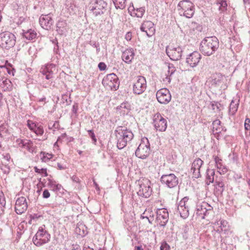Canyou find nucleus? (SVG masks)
Wrapping results in <instances>:
<instances>
[{"label": "nucleus", "instance_id": "nucleus-1", "mask_svg": "<svg viewBox=\"0 0 250 250\" xmlns=\"http://www.w3.org/2000/svg\"><path fill=\"white\" fill-rule=\"evenodd\" d=\"M219 46L218 39L215 36L207 37L201 42L199 49L204 55L209 56L214 53Z\"/></svg>", "mask_w": 250, "mask_h": 250}, {"label": "nucleus", "instance_id": "nucleus-2", "mask_svg": "<svg viewBox=\"0 0 250 250\" xmlns=\"http://www.w3.org/2000/svg\"><path fill=\"white\" fill-rule=\"evenodd\" d=\"M177 10L180 16L187 18H192L195 12L193 3L188 0H181L177 5Z\"/></svg>", "mask_w": 250, "mask_h": 250}, {"label": "nucleus", "instance_id": "nucleus-3", "mask_svg": "<svg viewBox=\"0 0 250 250\" xmlns=\"http://www.w3.org/2000/svg\"><path fill=\"white\" fill-rule=\"evenodd\" d=\"M138 188L137 194L138 196L148 198L152 194V189L151 187V182L147 178H142L138 180Z\"/></svg>", "mask_w": 250, "mask_h": 250}, {"label": "nucleus", "instance_id": "nucleus-4", "mask_svg": "<svg viewBox=\"0 0 250 250\" xmlns=\"http://www.w3.org/2000/svg\"><path fill=\"white\" fill-rule=\"evenodd\" d=\"M45 226L40 227L35 235L33 238V243L38 247H40L47 243L50 239V234L44 229Z\"/></svg>", "mask_w": 250, "mask_h": 250}, {"label": "nucleus", "instance_id": "nucleus-5", "mask_svg": "<svg viewBox=\"0 0 250 250\" xmlns=\"http://www.w3.org/2000/svg\"><path fill=\"white\" fill-rule=\"evenodd\" d=\"M15 36L9 32H4L0 34V45L6 49H9L15 45Z\"/></svg>", "mask_w": 250, "mask_h": 250}, {"label": "nucleus", "instance_id": "nucleus-6", "mask_svg": "<svg viewBox=\"0 0 250 250\" xmlns=\"http://www.w3.org/2000/svg\"><path fill=\"white\" fill-rule=\"evenodd\" d=\"M150 152V144L147 138L145 137L141 139V143L135 151L136 156L139 158H146Z\"/></svg>", "mask_w": 250, "mask_h": 250}, {"label": "nucleus", "instance_id": "nucleus-7", "mask_svg": "<svg viewBox=\"0 0 250 250\" xmlns=\"http://www.w3.org/2000/svg\"><path fill=\"white\" fill-rule=\"evenodd\" d=\"M102 84L106 88L116 90L119 87L120 82L114 73L107 75L102 81Z\"/></svg>", "mask_w": 250, "mask_h": 250}, {"label": "nucleus", "instance_id": "nucleus-8", "mask_svg": "<svg viewBox=\"0 0 250 250\" xmlns=\"http://www.w3.org/2000/svg\"><path fill=\"white\" fill-rule=\"evenodd\" d=\"M212 207L206 202H202L197 205L195 210L196 215L202 219L208 218L212 212Z\"/></svg>", "mask_w": 250, "mask_h": 250}, {"label": "nucleus", "instance_id": "nucleus-9", "mask_svg": "<svg viewBox=\"0 0 250 250\" xmlns=\"http://www.w3.org/2000/svg\"><path fill=\"white\" fill-rule=\"evenodd\" d=\"M183 49L180 46L169 45L166 47V53L172 61H178L181 59Z\"/></svg>", "mask_w": 250, "mask_h": 250}, {"label": "nucleus", "instance_id": "nucleus-10", "mask_svg": "<svg viewBox=\"0 0 250 250\" xmlns=\"http://www.w3.org/2000/svg\"><path fill=\"white\" fill-rule=\"evenodd\" d=\"M146 82L143 76H138L135 80L133 85V92L134 94L140 95L146 89Z\"/></svg>", "mask_w": 250, "mask_h": 250}, {"label": "nucleus", "instance_id": "nucleus-11", "mask_svg": "<svg viewBox=\"0 0 250 250\" xmlns=\"http://www.w3.org/2000/svg\"><path fill=\"white\" fill-rule=\"evenodd\" d=\"M161 182L170 188L176 187L179 183L178 178L173 173L163 175L161 177Z\"/></svg>", "mask_w": 250, "mask_h": 250}, {"label": "nucleus", "instance_id": "nucleus-12", "mask_svg": "<svg viewBox=\"0 0 250 250\" xmlns=\"http://www.w3.org/2000/svg\"><path fill=\"white\" fill-rule=\"evenodd\" d=\"M188 199V197H184L179 202L177 206L178 212L180 216L184 219L187 218L189 215Z\"/></svg>", "mask_w": 250, "mask_h": 250}, {"label": "nucleus", "instance_id": "nucleus-13", "mask_svg": "<svg viewBox=\"0 0 250 250\" xmlns=\"http://www.w3.org/2000/svg\"><path fill=\"white\" fill-rule=\"evenodd\" d=\"M153 124L155 129L159 131H164L167 127V120L159 113L153 117Z\"/></svg>", "mask_w": 250, "mask_h": 250}, {"label": "nucleus", "instance_id": "nucleus-14", "mask_svg": "<svg viewBox=\"0 0 250 250\" xmlns=\"http://www.w3.org/2000/svg\"><path fill=\"white\" fill-rule=\"evenodd\" d=\"M156 98L158 101L162 104H168L171 99V96L169 91L167 88L159 90L156 93Z\"/></svg>", "mask_w": 250, "mask_h": 250}, {"label": "nucleus", "instance_id": "nucleus-15", "mask_svg": "<svg viewBox=\"0 0 250 250\" xmlns=\"http://www.w3.org/2000/svg\"><path fill=\"white\" fill-rule=\"evenodd\" d=\"M169 219L168 213L165 208L159 209L157 212V221L161 227H165Z\"/></svg>", "mask_w": 250, "mask_h": 250}, {"label": "nucleus", "instance_id": "nucleus-16", "mask_svg": "<svg viewBox=\"0 0 250 250\" xmlns=\"http://www.w3.org/2000/svg\"><path fill=\"white\" fill-rule=\"evenodd\" d=\"M27 209V203L24 197L18 198L16 202L15 209L18 214H21Z\"/></svg>", "mask_w": 250, "mask_h": 250}, {"label": "nucleus", "instance_id": "nucleus-17", "mask_svg": "<svg viewBox=\"0 0 250 250\" xmlns=\"http://www.w3.org/2000/svg\"><path fill=\"white\" fill-rule=\"evenodd\" d=\"M201 59V55L198 51H194L188 55L186 62L191 67L197 65Z\"/></svg>", "mask_w": 250, "mask_h": 250}, {"label": "nucleus", "instance_id": "nucleus-18", "mask_svg": "<svg viewBox=\"0 0 250 250\" xmlns=\"http://www.w3.org/2000/svg\"><path fill=\"white\" fill-rule=\"evenodd\" d=\"M107 4L102 0H96L92 6L91 11L93 12L95 16L97 17L104 13L103 10Z\"/></svg>", "mask_w": 250, "mask_h": 250}, {"label": "nucleus", "instance_id": "nucleus-19", "mask_svg": "<svg viewBox=\"0 0 250 250\" xmlns=\"http://www.w3.org/2000/svg\"><path fill=\"white\" fill-rule=\"evenodd\" d=\"M140 29L146 32L148 37H151L155 32L154 23L149 21H145L141 25Z\"/></svg>", "mask_w": 250, "mask_h": 250}, {"label": "nucleus", "instance_id": "nucleus-20", "mask_svg": "<svg viewBox=\"0 0 250 250\" xmlns=\"http://www.w3.org/2000/svg\"><path fill=\"white\" fill-rule=\"evenodd\" d=\"M204 162L200 158L196 159L192 163L191 172L192 173L193 177L198 178L201 177L200 169Z\"/></svg>", "mask_w": 250, "mask_h": 250}, {"label": "nucleus", "instance_id": "nucleus-21", "mask_svg": "<svg viewBox=\"0 0 250 250\" xmlns=\"http://www.w3.org/2000/svg\"><path fill=\"white\" fill-rule=\"evenodd\" d=\"M39 22L43 28L46 30H49L53 25V21L49 14L48 15H42L40 18Z\"/></svg>", "mask_w": 250, "mask_h": 250}, {"label": "nucleus", "instance_id": "nucleus-22", "mask_svg": "<svg viewBox=\"0 0 250 250\" xmlns=\"http://www.w3.org/2000/svg\"><path fill=\"white\" fill-rule=\"evenodd\" d=\"M167 68V70L163 77V81L167 84H169L172 79V76L176 71V68L173 64L171 63H168Z\"/></svg>", "mask_w": 250, "mask_h": 250}, {"label": "nucleus", "instance_id": "nucleus-23", "mask_svg": "<svg viewBox=\"0 0 250 250\" xmlns=\"http://www.w3.org/2000/svg\"><path fill=\"white\" fill-rule=\"evenodd\" d=\"M55 68V65L53 64H47L43 67H42L41 70V72L45 76V78L47 80H49L53 77L52 68Z\"/></svg>", "mask_w": 250, "mask_h": 250}, {"label": "nucleus", "instance_id": "nucleus-24", "mask_svg": "<svg viewBox=\"0 0 250 250\" xmlns=\"http://www.w3.org/2000/svg\"><path fill=\"white\" fill-rule=\"evenodd\" d=\"M128 11L130 12L131 16L142 18L145 12V9L144 7L135 8L132 5L129 7Z\"/></svg>", "mask_w": 250, "mask_h": 250}, {"label": "nucleus", "instance_id": "nucleus-25", "mask_svg": "<svg viewBox=\"0 0 250 250\" xmlns=\"http://www.w3.org/2000/svg\"><path fill=\"white\" fill-rule=\"evenodd\" d=\"M116 132L130 142L134 137V135L131 130L126 128L124 129L122 127H119V130H116Z\"/></svg>", "mask_w": 250, "mask_h": 250}, {"label": "nucleus", "instance_id": "nucleus-26", "mask_svg": "<svg viewBox=\"0 0 250 250\" xmlns=\"http://www.w3.org/2000/svg\"><path fill=\"white\" fill-rule=\"evenodd\" d=\"M134 56V53L132 48L125 50L123 52L122 59L126 63L131 62Z\"/></svg>", "mask_w": 250, "mask_h": 250}, {"label": "nucleus", "instance_id": "nucleus-27", "mask_svg": "<svg viewBox=\"0 0 250 250\" xmlns=\"http://www.w3.org/2000/svg\"><path fill=\"white\" fill-rule=\"evenodd\" d=\"M224 79V77L222 74L220 73H216L212 75L210 82L211 85L216 86L219 85Z\"/></svg>", "mask_w": 250, "mask_h": 250}, {"label": "nucleus", "instance_id": "nucleus-28", "mask_svg": "<svg viewBox=\"0 0 250 250\" xmlns=\"http://www.w3.org/2000/svg\"><path fill=\"white\" fill-rule=\"evenodd\" d=\"M214 161L215 162L216 167L218 169V172L220 174H224L227 172L228 169L225 166L223 165L222 163V160L218 156H215Z\"/></svg>", "mask_w": 250, "mask_h": 250}, {"label": "nucleus", "instance_id": "nucleus-29", "mask_svg": "<svg viewBox=\"0 0 250 250\" xmlns=\"http://www.w3.org/2000/svg\"><path fill=\"white\" fill-rule=\"evenodd\" d=\"M22 35L23 38L29 41L35 39L37 36L36 32L34 30L32 29H29L27 30H22Z\"/></svg>", "mask_w": 250, "mask_h": 250}, {"label": "nucleus", "instance_id": "nucleus-30", "mask_svg": "<svg viewBox=\"0 0 250 250\" xmlns=\"http://www.w3.org/2000/svg\"><path fill=\"white\" fill-rule=\"evenodd\" d=\"M117 139V146L119 149L124 148L130 141L127 139H125L124 137L122 136L120 134L117 132L116 135Z\"/></svg>", "mask_w": 250, "mask_h": 250}, {"label": "nucleus", "instance_id": "nucleus-31", "mask_svg": "<svg viewBox=\"0 0 250 250\" xmlns=\"http://www.w3.org/2000/svg\"><path fill=\"white\" fill-rule=\"evenodd\" d=\"M67 23L65 21H59L56 25V31L60 35H63L66 31Z\"/></svg>", "mask_w": 250, "mask_h": 250}, {"label": "nucleus", "instance_id": "nucleus-32", "mask_svg": "<svg viewBox=\"0 0 250 250\" xmlns=\"http://www.w3.org/2000/svg\"><path fill=\"white\" fill-rule=\"evenodd\" d=\"M118 111L123 114H127L130 109V105L127 102L123 103L120 106L116 108Z\"/></svg>", "mask_w": 250, "mask_h": 250}, {"label": "nucleus", "instance_id": "nucleus-33", "mask_svg": "<svg viewBox=\"0 0 250 250\" xmlns=\"http://www.w3.org/2000/svg\"><path fill=\"white\" fill-rule=\"evenodd\" d=\"M2 87L4 91H11L13 89V85L11 82L6 78L2 79Z\"/></svg>", "mask_w": 250, "mask_h": 250}, {"label": "nucleus", "instance_id": "nucleus-34", "mask_svg": "<svg viewBox=\"0 0 250 250\" xmlns=\"http://www.w3.org/2000/svg\"><path fill=\"white\" fill-rule=\"evenodd\" d=\"M207 173L206 184L209 185L214 181L215 171L213 169H208Z\"/></svg>", "mask_w": 250, "mask_h": 250}, {"label": "nucleus", "instance_id": "nucleus-35", "mask_svg": "<svg viewBox=\"0 0 250 250\" xmlns=\"http://www.w3.org/2000/svg\"><path fill=\"white\" fill-rule=\"evenodd\" d=\"M48 186L50 188L52 189L53 191H60L61 188H62V186L60 184H56V182L55 181H53L52 180H51L49 179L48 180Z\"/></svg>", "mask_w": 250, "mask_h": 250}, {"label": "nucleus", "instance_id": "nucleus-36", "mask_svg": "<svg viewBox=\"0 0 250 250\" xmlns=\"http://www.w3.org/2000/svg\"><path fill=\"white\" fill-rule=\"evenodd\" d=\"M227 224V222L225 220H221L220 222L219 221H217L214 223L215 225L217 224V225H220L219 227L220 229H218L217 230V231L219 233L223 231L226 233V231L227 230V229H226Z\"/></svg>", "mask_w": 250, "mask_h": 250}, {"label": "nucleus", "instance_id": "nucleus-37", "mask_svg": "<svg viewBox=\"0 0 250 250\" xmlns=\"http://www.w3.org/2000/svg\"><path fill=\"white\" fill-rule=\"evenodd\" d=\"M41 159L42 162H46L50 160L53 157V154L47 153L43 151H41L40 153Z\"/></svg>", "mask_w": 250, "mask_h": 250}, {"label": "nucleus", "instance_id": "nucleus-38", "mask_svg": "<svg viewBox=\"0 0 250 250\" xmlns=\"http://www.w3.org/2000/svg\"><path fill=\"white\" fill-rule=\"evenodd\" d=\"M116 8L123 9L125 7L126 0H112Z\"/></svg>", "mask_w": 250, "mask_h": 250}, {"label": "nucleus", "instance_id": "nucleus-39", "mask_svg": "<svg viewBox=\"0 0 250 250\" xmlns=\"http://www.w3.org/2000/svg\"><path fill=\"white\" fill-rule=\"evenodd\" d=\"M219 5V10L221 12H224L227 10L228 4L227 1L224 0H221L217 3Z\"/></svg>", "mask_w": 250, "mask_h": 250}, {"label": "nucleus", "instance_id": "nucleus-40", "mask_svg": "<svg viewBox=\"0 0 250 250\" xmlns=\"http://www.w3.org/2000/svg\"><path fill=\"white\" fill-rule=\"evenodd\" d=\"M23 148L26 149L29 151H33V143L28 140H26L25 141Z\"/></svg>", "mask_w": 250, "mask_h": 250}, {"label": "nucleus", "instance_id": "nucleus-41", "mask_svg": "<svg viewBox=\"0 0 250 250\" xmlns=\"http://www.w3.org/2000/svg\"><path fill=\"white\" fill-rule=\"evenodd\" d=\"M35 129L34 132L37 135L41 136L44 133V130L43 126L40 125L39 124H37V126Z\"/></svg>", "mask_w": 250, "mask_h": 250}, {"label": "nucleus", "instance_id": "nucleus-42", "mask_svg": "<svg viewBox=\"0 0 250 250\" xmlns=\"http://www.w3.org/2000/svg\"><path fill=\"white\" fill-rule=\"evenodd\" d=\"M215 182L216 188L220 192H222L224 190V184L223 182L221 181H217V180H215Z\"/></svg>", "mask_w": 250, "mask_h": 250}, {"label": "nucleus", "instance_id": "nucleus-43", "mask_svg": "<svg viewBox=\"0 0 250 250\" xmlns=\"http://www.w3.org/2000/svg\"><path fill=\"white\" fill-rule=\"evenodd\" d=\"M34 169L36 173L43 174L44 176L45 177H46L48 175L46 168H39L37 167H34Z\"/></svg>", "mask_w": 250, "mask_h": 250}, {"label": "nucleus", "instance_id": "nucleus-44", "mask_svg": "<svg viewBox=\"0 0 250 250\" xmlns=\"http://www.w3.org/2000/svg\"><path fill=\"white\" fill-rule=\"evenodd\" d=\"M238 104H236L233 101H232L229 106V112L234 114L237 110Z\"/></svg>", "mask_w": 250, "mask_h": 250}, {"label": "nucleus", "instance_id": "nucleus-45", "mask_svg": "<svg viewBox=\"0 0 250 250\" xmlns=\"http://www.w3.org/2000/svg\"><path fill=\"white\" fill-rule=\"evenodd\" d=\"M221 124V121L219 120H216L214 121L212 123V126H213V131H214L215 130L216 131V133H217L218 131H220V128H219V126Z\"/></svg>", "mask_w": 250, "mask_h": 250}, {"label": "nucleus", "instance_id": "nucleus-46", "mask_svg": "<svg viewBox=\"0 0 250 250\" xmlns=\"http://www.w3.org/2000/svg\"><path fill=\"white\" fill-rule=\"evenodd\" d=\"M0 204L2 207V208L1 209V210H2L1 213H3L4 212L3 208H4V207L5 206L6 202H5V198L4 197L3 193L2 192H1L0 193Z\"/></svg>", "mask_w": 250, "mask_h": 250}, {"label": "nucleus", "instance_id": "nucleus-47", "mask_svg": "<svg viewBox=\"0 0 250 250\" xmlns=\"http://www.w3.org/2000/svg\"><path fill=\"white\" fill-rule=\"evenodd\" d=\"M37 124L38 123H34L33 121H30V120H28V121H27V126H28V127H29V128L31 130H32L33 131H34L35 129L36 128V127L37 126Z\"/></svg>", "mask_w": 250, "mask_h": 250}, {"label": "nucleus", "instance_id": "nucleus-48", "mask_svg": "<svg viewBox=\"0 0 250 250\" xmlns=\"http://www.w3.org/2000/svg\"><path fill=\"white\" fill-rule=\"evenodd\" d=\"M8 131L7 125H0V135H3L6 134Z\"/></svg>", "mask_w": 250, "mask_h": 250}, {"label": "nucleus", "instance_id": "nucleus-49", "mask_svg": "<svg viewBox=\"0 0 250 250\" xmlns=\"http://www.w3.org/2000/svg\"><path fill=\"white\" fill-rule=\"evenodd\" d=\"M211 105L212 109L213 110H214L216 108V109L220 110V107L221 106V104L218 102H213L211 103Z\"/></svg>", "mask_w": 250, "mask_h": 250}, {"label": "nucleus", "instance_id": "nucleus-50", "mask_svg": "<svg viewBox=\"0 0 250 250\" xmlns=\"http://www.w3.org/2000/svg\"><path fill=\"white\" fill-rule=\"evenodd\" d=\"M25 141V139H17L16 143L19 147L23 148V146Z\"/></svg>", "mask_w": 250, "mask_h": 250}, {"label": "nucleus", "instance_id": "nucleus-51", "mask_svg": "<svg viewBox=\"0 0 250 250\" xmlns=\"http://www.w3.org/2000/svg\"><path fill=\"white\" fill-rule=\"evenodd\" d=\"M88 134H89V136L92 139L94 143L95 144L97 142V139L96 138V137H95L94 132L92 130H89L88 131Z\"/></svg>", "mask_w": 250, "mask_h": 250}, {"label": "nucleus", "instance_id": "nucleus-52", "mask_svg": "<svg viewBox=\"0 0 250 250\" xmlns=\"http://www.w3.org/2000/svg\"><path fill=\"white\" fill-rule=\"evenodd\" d=\"M0 168L5 174H7L10 171V168L7 165H2Z\"/></svg>", "mask_w": 250, "mask_h": 250}, {"label": "nucleus", "instance_id": "nucleus-53", "mask_svg": "<svg viewBox=\"0 0 250 250\" xmlns=\"http://www.w3.org/2000/svg\"><path fill=\"white\" fill-rule=\"evenodd\" d=\"M169 246L166 242L163 243L160 247V250H169Z\"/></svg>", "mask_w": 250, "mask_h": 250}, {"label": "nucleus", "instance_id": "nucleus-54", "mask_svg": "<svg viewBox=\"0 0 250 250\" xmlns=\"http://www.w3.org/2000/svg\"><path fill=\"white\" fill-rule=\"evenodd\" d=\"M79 109V105L77 103H75L72 107V111L75 114H77L78 110Z\"/></svg>", "mask_w": 250, "mask_h": 250}, {"label": "nucleus", "instance_id": "nucleus-55", "mask_svg": "<svg viewBox=\"0 0 250 250\" xmlns=\"http://www.w3.org/2000/svg\"><path fill=\"white\" fill-rule=\"evenodd\" d=\"M98 67L101 71L104 70L106 68V65L104 62H101L98 64Z\"/></svg>", "mask_w": 250, "mask_h": 250}, {"label": "nucleus", "instance_id": "nucleus-56", "mask_svg": "<svg viewBox=\"0 0 250 250\" xmlns=\"http://www.w3.org/2000/svg\"><path fill=\"white\" fill-rule=\"evenodd\" d=\"M250 119L247 118L245 122V128L246 130H249L250 127Z\"/></svg>", "mask_w": 250, "mask_h": 250}, {"label": "nucleus", "instance_id": "nucleus-57", "mask_svg": "<svg viewBox=\"0 0 250 250\" xmlns=\"http://www.w3.org/2000/svg\"><path fill=\"white\" fill-rule=\"evenodd\" d=\"M50 194L47 189L44 190L42 193V197L44 198H48L50 197Z\"/></svg>", "mask_w": 250, "mask_h": 250}, {"label": "nucleus", "instance_id": "nucleus-58", "mask_svg": "<svg viewBox=\"0 0 250 250\" xmlns=\"http://www.w3.org/2000/svg\"><path fill=\"white\" fill-rule=\"evenodd\" d=\"M131 38H132V35H131V33L130 32H127L125 36V39L127 41H129L131 40Z\"/></svg>", "mask_w": 250, "mask_h": 250}, {"label": "nucleus", "instance_id": "nucleus-59", "mask_svg": "<svg viewBox=\"0 0 250 250\" xmlns=\"http://www.w3.org/2000/svg\"><path fill=\"white\" fill-rule=\"evenodd\" d=\"M57 168L60 170H63L66 169V167L63 166L61 164L58 163Z\"/></svg>", "mask_w": 250, "mask_h": 250}, {"label": "nucleus", "instance_id": "nucleus-60", "mask_svg": "<svg viewBox=\"0 0 250 250\" xmlns=\"http://www.w3.org/2000/svg\"><path fill=\"white\" fill-rule=\"evenodd\" d=\"M71 179L73 182H76V183H79V181H80L79 178L75 175H73L71 177Z\"/></svg>", "mask_w": 250, "mask_h": 250}, {"label": "nucleus", "instance_id": "nucleus-61", "mask_svg": "<svg viewBox=\"0 0 250 250\" xmlns=\"http://www.w3.org/2000/svg\"><path fill=\"white\" fill-rule=\"evenodd\" d=\"M92 46L96 48L97 51L98 52L100 51V45L98 43H94Z\"/></svg>", "mask_w": 250, "mask_h": 250}, {"label": "nucleus", "instance_id": "nucleus-62", "mask_svg": "<svg viewBox=\"0 0 250 250\" xmlns=\"http://www.w3.org/2000/svg\"><path fill=\"white\" fill-rule=\"evenodd\" d=\"M59 123L58 122L56 121V122L53 123L52 127H53V128H58L59 127Z\"/></svg>", "mask_w": 250, "mask_h": 250}, {"label": "nucleus", "instance_id": "nucleus-63", "mask_svg": "<svg viewBox=\"0 0 250 250\" xmlns=\"http://www.w3.org/2000/svg\"><path fill=\"white\" fill-rule=\"evenodd\" d=\"M40 217H41V215H38V214H34L31 216V218L32 219H37L39 218Z\"/></svg>", "mask_w": 250, "mask_h": 250}, {"label": "nucleus", "instance_id": "nucleus-64", "mask_svg": "<svg viewBox=\"0 0 250 250\" xmlns=\"http://www.w3.org/2000/svg\"><path fill=\"white\" fill-rule=\"evenodd\" d=\"M71 250H81L80 247L78 245L73 246V249Z\"/></svg>", "mask_w": 250, "mask_h": 250}]
</instances>
